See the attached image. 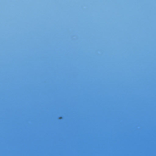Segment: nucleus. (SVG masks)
<instances>
[{"mask_svg": "<svg viewBox=\"0 0 156 156\" xmlns=\"http://www.w3.org/2000/svg\"><path fill=\"white\" fill-rule=\"evenodd\" d=\"M62 118V117H61L60 118V119H61Z\"/></svg>", "mask_w": 156, "mask_h": 156, "instance_id": "obj_1", "label": "nucleus"}]
</instances>
